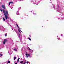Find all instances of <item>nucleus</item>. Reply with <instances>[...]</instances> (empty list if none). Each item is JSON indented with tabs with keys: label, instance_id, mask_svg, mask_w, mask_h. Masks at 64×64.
<instances>
[{
	"label": "nucleus",
	"instance_id": "f257e3e1",
	"mask_svg": "<svg viewBox=\"0 0 64 64\" xmlns=\"http://www.w3.org/2000/svg\"><path fill=\"white\" fill-rule=\"evenodd\" d=\"M3 11L4 13V15L5 16L6 19L7 20L8 19H9V17L8 16H9V14H8V11L7 10H5L4 9L3 10Z\"/></svg>",
	"mask_w": 64,
	"mask_h": 64
},
{
	"label": "nucleus",
	"instance_id": "f03ea898",
	"mask_svg": "<svg viewBox=\"0 0 64 64\" xmlns=\"http://www.w3.org/2000/svg\"><path fill=\"white\" fill-rule=\"evenodd\" d=\"M18 36L19 37V38L20 39V41L21 42V43H23V41H22V38H20V34H19V33H18Z\"/></svg>",
	"mask_w": 64,
	"mask_h": 64
},
{
	"label": "nucleus",
	"instance_id": "7ed1b4c3",
	"mask_svg": "<svg viewBox=\"0 0 64 64\" xmlns=\"http://www.w3.org/2000/svg\"><path fill=\"white\" fill-rule=\"evenodd\" d=\"M16 25L18 28V31L20 33V34H21L22 33V32L21 31L20 29V28H19V26H18V24H16Z\"/></svg>",
	"mask_w": 64,
	"mask_h": 64
},
{
	"label": "nucleus",
	"instance_id": "20e7f679",
	"mask_svg": "<svg viewBox=\"0 0 64 64\" xmlns=\"http://www.w3.org/2000/svg\"><path fill=\"white\" fill-rule=\"evenodd\" d=\"M40 2L38 1L37 0H36L34 1V4H36V5H38L39 3H40Z\"/></svg>",
	"mask_w": 64,
	"mask_h": 64
},
{
	"label": "nucleus",
	"instance_id": "39448f33",
	"mask_svg": "<svg viewBox=\"0 0 64 64\" xmlns=\"http://www.w3.org/2000/svg\"><path fill=\"white\" fill-rule=\"evenodd\" d=\"M26 58H28V57H30L31 55H30V54H28L27 53V52H26Z\"/></svg>",
	"mask_w": 64,
	"mask_h": 64
},
{
	"label": "nucleus",
	"instance_id": "423d86ee",
	"mask_svg": "<svg viewBox=\"0 0 64 64\" xmlns=\"http://www.w3.org/2000/svg\"><path fill=\"white\" fill-rule=\"evenodd\" d=\"M28 50H29V52H30V54H32L33 52V50H32L30 48H28Z\"/></svg>",
	"mask_w": 64,
	"mask_h": 64
},
{
	"label": "nucleus",
	"instance_id": "0eeeda50",
	"mask_svg": "<svg viewBox=\"0 0 64 64\" xmlns=\"http://www.w3.org/2000/svg\"><path fill=\"white\" fill-rule=\"evenodd\" d=\"M2 8H3L5 10L6 9V6H5L3 5H2Z\"/></svg>",
	"mask_w": 64,
	"mask_h": 64
},
{
	"label": "nucleus",
	"instance_id": "6e6552de",
	"mask_svg": "<svg viewBox=\"0 0 64 64\" xmlns=\"http://www.w3.org/2000/svg\"><path fill=\"white\" fill-rule=\"evenodd\" d=\"M1 30H2V31H3L4 32V31H5L6 30L3 27H2L1 28Z\"/></svg>",
	"mask_w": 64,
	"mask_h": 64
},
{
	"label": "nucleus",
	"instance_id": "1a4fd4ad",
	"mask_svg": "<svg viewBox=\"0 0 64 64\" xmlns=\"http://www.w3.org/2000/svg\"><path fill=\"white\" fill-rule=\"evenodd\" d=\"M35 1L34 0H32V3H33L34 4V3L35 2Z\"/></svg>",
	"mask_w": 64,
	"mask_h": 64
},
{
	"label": "nucleus",
	"instance_id": "9d476101",
	"mask_svg": "<svg viewBox=\"0 0 64 64\" xmlns=\"http://www.w3.org/2000/svg\"><path fill=\"white\" fill-rule=\"evenodd\" d=\"M16 14L17 15H20V14L19 12V10H18Z\"/></svg>",
	"mask_w": 64,
	"mask_h": 64
},
{
	"label": "nucleus",
	"instance_id": "9b49d317",
	"mask_svg": "<svg viewBox=\"0 0 64 64\" xmlns=\"http://www.w3.org/2000/svg\"><path fill=\"white\" fill-rule=\"evenodd\" d=\"M24 62H25L24 63H22L23 64H25L27 63V62H26V60H24Z\"/></svg>",
	"mask_w": 64,
	"mask_h": 64
},
{
	"label": "nucleus",
	"instance_id": "f8f14e48",
	"mask_svg": "<svg viewBox=\"0 0 64 64\" xmlns=\"http://www.w3.org/2000/svg\"><path fill=\"white\" fill-rule=\"evenodd\" d=\"M18 49V48H14V50L15 51V52L17 51V49Z\"/></svg>",
	"mask_w": 64,
	"mask_h": 64
},
{
	"label": "nucleus",
	"instance_id": "ddd939ff",
	"mask_svg": "<svg viewBox=\"0 0 64 64\" xmlns=\"http://www.w3.org/2000/svg\"><path fill=\"white\" fill-rule=\"evenodd\" d=\"M23 62H24V61H21L20 62V64H23L22 63H23Z\"/></svg>",
	"mask_w": 64,
	"mask_h": 64
},
{
	"label": "nucleus",
	"instance_id": "4468645a",
	"mask_svg": "<svg viewBox=\"0 0 64 64\" xmlns=\"http://www.w3.org/2000/svg\"><path fill=\"white\" fill-rule=\"evenodd\" d=\"M17 59V58L16 57H14V61H15V60H16V59Z\"/></svg>",
	"mask_w": 64,
	"mask_h": 64
},
{
	"label": "nucleus",
	"instance_id": "2eb2a0df",
	"mask_svg": "<svg viewBox=\"0 0 64 64\" xmlns=\"http://www.w3.org/2000/svg\"><path fill=\"white\" fill-rule=\"evenodd\" d=\"M3 20H4V22L5 21V19L4 18H3Z\"/></svg>",
	"mask_w": 64,
	"mask_h": 64
},
{
	"label": "nucleus",
	"instance_id": "dca6fc26",
	"mask_svg": "<svg viewBox=\"0 0 64 64\" xmlns=\"http://www.w3.org/2000/svg\"><path fill=\"white\" fill-rule=\"evenodd\" d=\"M8 62L9 64H10V61H8Z\"/></svg>",
	"mask_w": 64,
	"mask_h": 64
},
{
	"label": "nucleus",
	"instance_id": "f3484780",
	"mask_svg": "<svg viewBox=\"0 0 64 64\" xmlns=\"http://www.w3.org/2000/svg\"><path fill=\"white\" fill-rule=\"evenodd\" d=\"M28 39L30 40V41H31V39L30 38H28Z\"/></svg>",
	"mask_w": 64,
	"mask_h": 64
},
{
	"label": "nucleus",
	"instance_id": "a211bd4d",
	"mask_svg": "<svg viewBox=\"0 0 64 64\" xmlns=\"http://www.w3.org/2000/svg\"><path fill=\"white\" fill-rule=\"evenodd\" d=\"M0 56H1V57H2V56H3V54H0Z\"/></svg>",
	"mask_w": 64,
	"mask_h": 64
},
{
	"label": "nucleus",
	"instance_id": "6ab92c4d",
	"mask_svg": "<svg viewBox=\"0 0 64 64\" xmlns=\"http://www.w3.org/2000/svg\"><path fill=\"white\" fill-rule=\"evenodd\" d=\"M20 9H21V8L20 7L18 9V11H19V10H20Z\"/></svg>",
	"mask_w": 64,
	"mask_h": 64
},
{
	"label": "nucleus",
	"instance_id": "aec40b11",
	"mask_svg": "<svg viewBox=\"0 0 64 64\" xmlns=\"http://www.w3.org/2000/svg\"><path fill=\"white\" fill-rule=\"evenodd\" d=\"M0 11H1V12H3V10L2 9H1Z\"/></svg>",
	"mask_w": 64,
	"mask_h": 64
},
{
	"label": "nucleus",
	"instance_id": "412c9836",
	"mask_svg": "<svg viewBox=\"0 0 64 64\" xmlns=\"http://www.w3.org/2000/svg\"><path fill=\"white\" fill-rule=\"evenodd\" d=\"M7 41V40H4V42H6Z\"/></svg>",
	"mask_w": 64,
	"mask_h": 64
},
{
	"label": "nucleus",
	"instance_id": "4be33fe9",
	"mask_svg": "<svg viewBox=\"0 0 64 64\" xmlns=\"http://www.w3.org/2000/svg\"><path fill=\"white\" fill-rule=\"evenodd\" d=\"M10 2V3H12V4H13V2Z\"/></svg>",
	"mask_w": 64,
	"mask_h": 64
},
{
	"label": "nucleus",
	"instance_id": "5701e85b",
	"mask_svg": "<svg viewBox=\"0 0 64 64\" xmlns=\"http://www.w3.org/2000/svg\"><path fill=\"white\" fill-rule=\"evenodd\" d=\"M4 44H5V42H4Z\"/></svg>",
	"mask_w": 64,
	"mask_h": 64
},
{
	"label": "nucleus",
	"instance_id": "b1692460",
	"mask_svg": "<svg viewBox=\"0 0 64 64\" xmlns=\"http://www.w3.org/2000/svg\"><path fill=\"white\" fill-rule=\"evenodd\" d=\"M7 35V34H5V36L6 37Z\"/></svg>",
	"mask_w": 64,
	"mask_h": 64
},
{
	"label": "nucleus",
	"instance_id": "393cba45",
	"mask_svg": "<svg viewBox=\"0 0 64 64\" xmlns=\"http://www.w3.org/2000/svg\"><path fill=\"white\" fill-rule=\"evenodd\" d=\"M10 4H11V3H10V2L9 4V5H10Z\"/></svg>",
	"mask_w": 64,
	"mask_h": 64
},
{
	"label": "nucleus",
	"instance_id": "a878e982",
	"mask_svg": "<svg viewBox=\"0 0 64 64\" xmlns=\"http://www.w3.org/2000/svg\"><path fill=\"white\" fill-rule=\"evenodd\" d=\"M63 34H61V36H63Z\"/></svg>",
	"mask_w": 64,
	"mask_h": 64
},
{
	"label": "nucleus",
	"instance_id": "bb28decb",
	"mask_svg": "<svg viewBox=\"0 0 64 64\" xmlns=\"http://www.w3.org/2000/svg\"><path fill=\"white\" fill-rule=\"evenodd\" d=\"M58 40H60V38H58Z\"/></svg>",
	"mask_w": 64,
	"mask_h": 64
},
{
	"label": "nucleus",
	"instance_id": "cd10ccee",
	"mask_svg": "<svg viewBox=\"0 0 64 64\" xmlns=\"http://www.w3.org/2000/svg\"><path fill=\"white\" fill-rule=\"evenodd\" d=\"M26 63H27V64H29V62H27Z\"/></svg>",
	"mask_w": 64,
	"mask_h": 64
},
{
	"label": "nucleus",
	"instance_id": "c85d7f7f",
	"mask_svg": "<svg viewBox=\"0 0 64 64\" xmlns=\"http://www.w3.org/2000/svg\"><path fill=\"white\" fill-rule=\"evenodd\" d=\"M19 62V60H18V62Z\"/></svg>",
	"mask_w": 64,
	"mask_h": 64
},
{
	"label": "nucleus",
	"instance_id": "c756f323",
	"mask_svg": "<svg viewBox=\"0 0 64 64\" xmlns=\"http://www.w3.org/2000/svg\"><path fill=\"white\" fill-rule=\"evenodd\" d=\"M29 37H30V38H31V36H30Z\"/></svg>",
	"mask_w": 64,
	"mask_h": 64
},
{
	"label": "nucleus",
	"instance_id": "7c9ffc66",
	"mask_svg": "<svg viewBox=\"0 0 64 64\" xmlns=\"http://www.w3.org/2000/svg\"><path fill=\"white\" fill-rule=\"evenodd\" d=\"M54 8H55V6H54Z\"/></svg>",
	"mask_w": 64,
	"mask_h": 64
},
{
	"label": "nucleus",
	"instance_id": "2f4dec72",
	"mask_svg": "<svg viewBox=\"0 0 64 64\" xmlns=\"http://www.w3.org/2000/svg\"><path fill=\"white\" fill-rule=\"evenodd\" d=\"M34 15H36V14H35V13H34Z\"/></svg>",
	"mask_w": 64,
	"mask_h": 64
},
{
	"label": "nucleus",
	"instance_id": "473e14b6",
	"mask_svg": "<svg viewBox=\"0 0 64 64\" xmlns=\"http://www.w3.org/2000/svg\"><path fill=\"white\" fill-rule=\"evenodd\" d=\"M60 18H58V20H60Z\"/></svg>",
	"mask_w": 64,
	"mask_h": 64
},
{
	"label": "nucleus",
	"instance_id": "72a5a7b5",
	"mask_svg": "<svg viewBox=\"0 0 64 64\" xmlns=\"http://www.w3.org/2000/svg\"><path fill=\"white\" fill-rule=\"evenodd\" d=\"M62 19H64V18H62Z\"/></svg>",
	"mask_w": 64,
	"mask_h": 64
},
{
	"label": "nucleus",
	"instance_id": "f704fd0d",
	"mask_svg": "<svg viewBox=\"0 0 64 64\" xmlns=\"http://www.w3.org/2000/svg\"><path fill=\"white\" fill-rule=\"evenodd\" d=\"M58 8H60V7L58 6Z\"/></svg>",
	"mask_w": 64,
	"mask_h": 64
},
{
	"label": "nucleus",
	"instance_id": "c9c22d12",
	"mask_svg": "<svg viewBox=\"0 0 64 64\" xmlns=\"http://www.w3.org/2000/svg\"><path fill=\"white\" fill-rule=\"evenodd\" d=\"M20 59V58H18V60H19Z\"/></svg>",
	"mask_w": 64,
	"mask_h": 64
},
{
	"label": "nucleus",
	"instance_id": "e433bc0d",
	"mask_svg": "<svg viewBox=\"0 0 64 64\" xmlns=\"http://www.w3.org/2000/svg\"><path fill=\"white\" fill-rule=\"evenodd\" d=\"M22 1V0H20V1Z\"/></svg>",
	"mask_w": 64,
	"mask_h": 64
},
{
	"label": "nucleus",
	"instance_id": "4c0bfd02",
	"mask_svg": "<svg viewBox=\"0 0 64 64\" xmlns=\"http://www.w3.org/2000/svg\"><path fill=\"white\" fill-rule=\"evenodd\" d=\"M15 64H17V63H16Z\"/></svg>",
	"mask_w": 64,
	"mask_h": 64
},
{
	"label": "nucleus",
	"instance_id": "58836bf2",
	"mask_svg": "<svg viewBox=\"0 0 64 64\" xmlns=\"http://www.w3.org/2000/svg\"><path fill=\"white\" fill-rule=\"evenodd\" d=\"M31 13L32 12V11H31Z\"/></svg>",
	"mask_w": 64,
	"mask_h": 64
},
{
	"label": "nucleus",
	"instance_id": "ea45409f",
	"mask_svg": "<svg viewBox=\"0 0 64 64\" xmlns=\"http://www.w3.org/2000/svg\"><path fill=\"white\" fill-rule=\"evenodd\" d=\"M7 24H8V22H7Z\"/></svg>",
	"mask_w": 64,
	"mask_h": 64
},
{
	"label": "nucleus",
	"instance_id": "a19ab883",
	"mask_svg": "<svg viewBox=\"0 0 64 64\" xmlns=\"http://www.w3.org/2000/svg\"><path fill=\"white\" fill-rule=\"evenodd\" d=\"M20 30H20V29H22L21 28H20Z\"/></svg>",
	"mask_w": 64,
	"mask_h": 64
},
{
	"label": "nucleus",
	"instance_id": "79ce46f5",
	"mask_svg": "<svg viewBox=\"0 0 64 64\" xmlns=\"http://www.w3.org/2000/svg\"><path fill=\"white\" fill-rule=\"evenodd\" d=\"M57 38H58V36H57Z\"/></svg>",
	"mask_w": 64,
	"mask_h": 64
},
{
	"label": "nucleus",
	"instance_id": "37998d69",
	"mask_svg": "<svg viewBox=\"0 0 64 64\" xmlns=\"http://www.w3.org/2000/svg\"><path fill=\"white\" fill-rule=\"evenodd\" d=\"M12 30H13V28H12Z\"/></svg>",
	"mask_w": 64,
	"mask_h": 64
},
{
	"label": "nucleus",
	"instance_id": "c03bdc74",
	"mask_svg": "<svg viewBox=\"0 0 64 64\" xmlns=\"http://www.w3.org/2000/svg\"><path fill=\"white\" fill-rule=\"evenodd\" d=\"M8 53H9V52H8Z\"/></svg>",
	"mask_w": 64,
	"mask_h": 64
},
{
	"label": "nucleus",
	"instance_id": "a18cd8bd",
	"mask_svg": "<svg viewBox=\"0 0 64 64\" xmlns=\"http://www.w3.org/2000/svg\"><path fill=\"white\" fill-rule=\"evenodd\" d=\"M0 50H1V49H0Z\"/></svg>",
	"mask_w": 64,
	"mask_h": 64
},
{
	"label": "nucleus",
	"instance_id": "49530a36",
	"mask_svg": "<svg viewBox=\"0 0 64 64\" xmlns=\"http://www.w3.org/2000/svg\"><path fill=\"white\" fill-rule=\"evenodd\" d=\"M10 55H11V54H10Z\"/></svg>",
	"mask_w": 64,
	"mask_h": 64
}]
</instances>
